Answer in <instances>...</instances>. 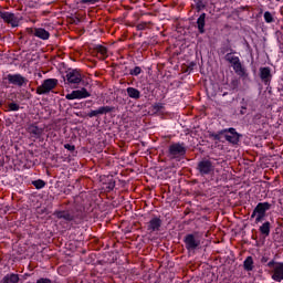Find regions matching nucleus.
Returning <instances> with one entry per match:
<instances>
[{
	"label": "nucleus",
	"instance_id": "23",
	"mask_svg": "<svg viewBox=\"0 0 283 283\" xmlns=\"http://www.w3.org/2000/svg\"><path fill=\"white\" fill-rule=\"evenodd\" d=\"M126 92L129 98H135V101H138V98H140V91H138L137 88L128 87Z\"/></svg>",
	"mask_w": 283,
	"mask_h": 283
},
{
	"label": "nucleus",
	"instance_id": "40",
	"mask_svg": "<svg viewBox=\"0 0 283 283\" xmlns=\"http://www.w3.org/2000/svg\"><path fill=\"white\" fill-rule=\"evenodd\" d=\"M2 106H3V101L0 99V107H2Z\"/></svg>",
	"mask_w": 283,
	"mask_h": 283
},
{
	"label": "nucleus",
	"instance_id": "21",
	"mask_svg": "<svg viewBox=\"0 0 283 283\" xmlns=\"http://www.w3.org/2000/svg\"><path fill=\"white\" fill-rule=\"evenodd\" d=\"M259 231L261 235H264L265 238H269L271 235V222L265 221L260 228Z\"/></svg>",
	"mask_w": 283,
	"mask_h": 283
},
{
	"label": "nucleus",
	"instance_id": "9",
	"mask_svg": "<svg viewBox=\"0 0 283 283\" xmlns=\"http://www.w3.org/2000/svg\"><path fill=\"white\" fill-rule=\"evenodd\" d=\"M65 81L69 85H78L83 81V75L78 70H69L66 72Z\"/></svg>",
	"mask_w": 283,
	"mask_h": 283
},
{
	"label": "nucleus",
	"instance_id": "11",
	"mask_svg": "<svg viewBox=\"0 0 283 283\" xmlns=\"http://www.w3.org/2000/svg\"><path fill=\"white\" fill-rule=\"evenodd\" d=\"M9 81V83L11 85H18V87H23V85H25V83H28V78H25L23 75L21 74H9L7 75V77L3 78V81Z\"/></svg>",
	"mask_w": 283,
	"mask_h": 283
},
{
	"label": "nucleus",
	"instance_id": "19",
	"mask_svg": "<svg viewBox=\"0 0 283 283\" xmlns=\"http://www.w3.org/2000/svg\"><path fill=\"white\" fill-rule=\"evenodd\" d=\"M33 35L38 36V39H42V41H48V39H50V32L43 28H35Z\"/></svg>",
	"mask_w": 283,
	"mask_h": 283
},
{
	"label": "nucleus",
	"instance_id": "24",
	"mask_svg": "<svg viewBox=\"0 0 283 283\" xmlns=\"http://www.w3.org/2000/svg\"><path fill=\"white\" fill-rule=\"evenodd\" d=\"M224 134H227V130L222 129L219 130L218 133H209V138H213L214 140H218L219 143L222 142V136H224Z\"/></svg>",
	"mask_w": 283,
	"mask_h": 283
},
{
	"label": "nucleus",
	"instance_id": "5",
	"mask_svg": "<svg viewBox=\"0 0 283 283\" xmlns=\"http://www.w3.org/2000/svg\"><path fill=\"white\" fill-rule=\"evenodd\" d=\"M184 242L187 251H196L200 249V239H198V232L186 234Z\"/></svg>",
	"mask_w": 283,
	"mask_h": 283
},
{
	"label": "nucleus",
	"instance_id": "10",
	"mask_svg": "<svg viewBox=\"0 0 283 283\" xmlns=\"http://www.w3.org/2000/svg\"><path fill=\"white\" fill-rule=\"evenodd\" d=\"M224 138L230 145H238L240 143V134L235 130V128H226L224 129Z\"/></svg>",
	"mask_w": 283,
	"mask_h": 283
},
{
	"label": "nucleus",
	"instance_id": "37",
	"mask_svg": "<svg viewBox=\"0 0 283 283\" xmlns=\"http://www.w3.org/2000/svg\"><path fill=\"white\" fill-rule=\"evenodd\" d=\"M221 52H222V54H224L226 52H233V49H231V48H223V49H221Z\"/></svg>",
	"mask_w": 283,
	"mask_h": 283
},
{
	"label": "nucleus",
	"instance_id": "28",
	"mask_svg": "<svg viewBox=\"0 0 283 283\" xmlns=\"http://www.w3.org/2000/svg\"><path fill=\"white\" fill-rule=\"evenodd\" d=\"M142 73H143V69H140V66H135L129 71L130 76H138Z\"/></svg>",
	"mask_w": 283,
	"mask_h": 283
},
{
	"label": "nucleus",
	"instance_id": "30",
	"mask_svg": "<svg viewBox=\"0 0 283 283\" xmlns=\"http://www.w3.org/2000/svg\"><path fill=\"white\" fill-rule=\"evenodd\" d=\"M206 8H207V6L205 4V2L202 0H197L196 1L197 12H200V10H205Z\"/></svg>",
	"mask_w": 283,
	"mask_h": 283
},
{
	"label": "nucleus",
	"instance_id": "12",
	"mask_svg": "<svg viewBox=\"0 0 283 283\" xmlns=\"http://www.w3.org/2000/svg\"><path fill=\"white\" fill-rule=\"evenodd\" d=\"M90 96H92V94L87 92V88L83 87L82 90L72 91V93L66 94L65 98L66 101H74L76 98H90Z\"/></svg>",
	"mask_w": 283,
	"mask_h": 283
},
{
	"label": "nucleus",
	"instance_id": "33",
	"mask_svg": "<svg viewBox=\"0 0 283 283\" xmlns=\"http://www.w3.org/2000/svg\"><path fill=\"white\" fill-rule=\"evenodd\" d=\"M148 24L149 23H147V22H142V23L137 24L136 29L137 30H146Z\"/></svg>",
	"mask_w": 283,
	"mask_h": 283
},
{
	"label": "nucleus",
	"instance_id": "3",
	"mask_svg": "<svg viewBox=\"0 0 283 283\" xmlns=\"http://www.w3.org/2000/svg\"><path fill=\"white\" fill-rule=\"evenodd\" d=\"M59 86V80L56 78H46L42 82L40 86L36 87L35 92L39 96L48 95L53 90H56Z\"/></svg>",
	"mask_w": 283,
	"mask_h": 283
},
{
	"label": "nucleus",
	"instance_id": "39",
	"mask_svg": "<svg viewBox=\"0 0 283 283\" xmlns=\"http://www.w3.org/2000/svg\"><path fill=\"white\" fill-rule=\"evenodd\" d=\"M29 34H34V29H28Z\"/></svg>",
	"mask_w": 283,
	"mask_h": 283
},
{
	"label": "nucleus",
	"instance_id": "4",
	"mask_svg": "<svg viewBox=\"0 0 283 283\" xmlns=\"http://www.w3.org/2000/svg\"><path fill=\"white\" fill-rule=\"evenodd\" d=\"M199 176H211L216 172V166L211 159L203 158L201 159L196 167Z\"/></svg>",
	"mask_w": 283,
	"mask_h": 283
},
{
	"label": "nucleus",
	"instance_id": "6",
	"mask_svg": "<svg viewBox=\"0 0 283 283\" xmlns=\"http://www.w3.org/2000/svg\"><path fill=\"white\" fill-rule=\"evenodd\" d=\"M168 154L170 158H180V156H185L187 154V147H185V144L175 143L169 146Z\"/></svg>",
	"mask_w": 283,
	"mask_h": 283
},
{
	"label": "nucleus",
	"instance_id": "26",
	"mask_svg": "<svg viewBox=\"0 0 283 283\" xmlns=\"http://www.w3.org/2000/svg\"><path fill=\"white\" fill-rule=\"evenodd\" d=\"M231 90L235 91L240 87V80L238 77H234L230 82Z\"/></svg>",
	"mask_w": 283,
	"mask_h": 283
},
{
	"label": "nucleus",
	"instance_id": "34",
	"mask_svg": "<svg viewBox=\"0 0 283 283\" xmlns=\"http://www.w3.org/2000/svg\"><path fill=\"white\" fill-rule=\"evenodd\" d=\"M64 149H67L69 151H74L76 149L75 145L65 144Z\"/></svg>",
	"mask_w": 283,
	"mask_h": 283
},
{
	"label": "nucleus",
	"instance_id": "35",
	"mask_svg": "<svg viewBox=\"0 0 283 283\" xmlns=\"http://www.w3.org/2000/svg\"><path fill=\"white\" fill-rule=\"evenodd\" d=\"M98 1L101 0H81V3H91L92 6H94V3H98Z\"/></svg>",
	"mask_w": 283,
	"mask_h": 283
},
{
	"label": "nucleus",
	"instance_id": "41",
	"mask_svg": "<svg viewBox=\"0 0 283 283\" xmlns=\"http://www.w3.org/2000/svg\"><path fill=\"white\" fill-rule=\"evenodd\" d=\"M228 93H223V96H227Z\"/></svg>",
	"mask_w": 283,
	"mask_h": 283
},
{
	"label": "nucleus",
	"instance_id": "38",
	"mask_svg": "<svg viewBox=\"0 0 283 283\" xmlns=\"http://www.w3.org/2000/svg\"><path fill=\"white\" fill-rule=\"evenodd\" d=\"M261 262H262V264H266V262H269V258L263 256V258L261 259Z\"/></svg>",
	"mask_w": 283,
	"mask_h": 283
},
{
	"label": "nucleus",
	"instance_id": "27",
	"mask_svg": "<svg viewBox=\"0 0 283 283\" xmlns=\"http://www.w3.org/2000/svg\"><path fill=\"white\" fill-rule=\"evenodd\" d=\"M33 187H35V189H43V187H45V181L42 179H38L32 181Z\"/></svg>",
	"mask_w": 283,
	"mask_h": 283
},
{
	"label": "nucleus",
	"instance_id": "14",
	"mask_svg": "<svg viewBox=\"0 0 283 283\" xmlns=\"http://www.w3.org/2000/svg\"><path fill=\"white\" fill-rule=\"evenodd\" d=\"M112 112H116V107L114 106H102L98 109L91 111L87 113L88 118H94L96 116H103V114H112Z\"/></svg>",
	"mask_w": 283,
	"mask_h": 283
},
{
	"label": "nucleus",
	"instance_id": "13",
	"mask_svg": "<svg viewBox=\"0 0 283 283\" xmlns=\"http://www.w3.org/2000/svg\"><path fill=\"white\" fill-rule=\"evenodd\" d=\"M259 76L264 85H271V80L273 78V74H271V67L261 66L259 69Z\"/></svg>",
	"mask_w": 283,
	"mask_h": 283
},
{
	"label": "nucleus",
	"instance_id": "16",
	"mask_svg": "<svg viewBox=\"0 0 283 283\" xmlns=\"http://www.w3.org/2000/svg\"><path fill=\"white\" fill-rule=\"evenodd\" d=\"M160 227H163V220L158 217H154L147 222V231H150V233L160 231Z\"/></svg>",
	"mask_w": 283,
	"mask_h": 283
},
{
	"label": "nucleus",
	"instance_id": "31",
	"mask_svg": "<svg viewBox=\"0 0 283 283\" xmlns=\"http://www.w3.org/2000/svg\"><path fill=\"white\" fill-rule=\"evenodd\" d=\"M262 118H264V117L262 116V114L258 113V114H255L254 117H253V123H254L255 125H260V123H262Z\"/></svg>",
	"mask_w": 283,
	"mask_h": 283
},
{
	"label": "nucleus",
	"instance_id": "25",
	"mask_svg": "<svg viewBox=\"0 0 283 283\" xmlns=\"http://www.w3.org/2000/svg\"><path fill=\"white\" fill-rule=\"evenodd\" d=\"M244 271H252L253 270V256H248L243 262Z\"/></svg>",
	"mask_w": 283,
	"mask_h": 283
},
{
	"label": "nucleus",
	"instance_id": "2",
	"mask_svg": "<svg viewBox=\"0 0 283 283\" xmlns=\"http://www.w3.org/2000/svg\"><path fill=\"white\" fill-rule=\"evenodd\" d=\"M271 210V203L269 202H259L254 208L251 218H255V224L263 222L266 218V212Z\"/></svg>",
	"mask_w": 283,
	"mask_h": 283
},
{
	"label": "nucleus",
	"instance_id": "36",
	"mask_svg": "<svg viewBox=\"0 0 283 283\" xmlns=\"http://www.w3.org/2000/svg\"><path fill=\"white\" fill-rule=\"evenodd\" d=\"M116 187V181H111L109 184H108V189L111 190V191H113V189Z\"/></svg>",
	"mask_w": 283,
	"mask_h": 283
},
{
	"label": "nucleus",
	"instance_id": "18",
	"mask_svg": "<svg viewBox=\"0 0 283 283\" xmlns=\"http://www.w3.org/2000/svg\"><path fill=\"white\" fill-rule=\"evenodd\" d=\"M207 13H201L200 17L197 19V28L199 34H205L207 30H205V25H207Z\"/></svg>",
	"mask_w": 283,
	"mask_h": 283
},
{
	"label": "nucleus",
	"instance_id": "1",
	"mask_svg": "<svg viewBox=\"0 0 283 283\" xmlns=\"http://www.w3.org/2000/svg\"><path fill=\"white\" fill-rule=\"evenodd\" d=\"M224 61L230 63L238 76H241V78H247L249 76V73H247V69L242 66V62H240V57L233 55L232 52L226 54Z\"/></svg>",
	"mask_w": 283,
	"mask_h": 283
},
{
	"label": "nucleus",
	"instance_id": "8",
	"mask_svg": "<svg viewBox=\"0 0 283 283\" xmlns=\"http://www.w3.org/2000/svg\"><path fill=\"white\" fill-rule=\"evenodd\" d=\"M0 19L8 23V25H11V28H19L20 19L12 12L0 11Z\"/></svg>",
	"mask_w": 283,
	"mask_h": 283
},
{
	"label": "nucleus",
	"instance_id": "29",
	"mask_svg": "<svg viewBox=\"0 0 283 283\" xmlns=\"http://www.w3.org/2000/svg\"><path fill=\"white\" fill-rule=\"evenodd\" d=\"M265 23H273L275 19L273 18V14L269 11L264 13Z\"/></svg>",
	"mask_w": 283,
	"mask_h": 283
},
{
	"label": "nucleus",
	"instance_id": "32",
	"mask_svg": "<svg viewBox=\"0 0 283 283\" xmlns=\"http://www.w3.org/2000/svg\"><path fill=\"white\" fill-rule=\"evenodd\" d=\"M9 109H10V112H19L20 106L17 103H10L9 104Z\"/></svg>",
	"mask_w": 283,
	"mask_h": 283
},
{
	"label": "nucleus",
	"instance_id": "7",
	"mask_svg": "<svg viewBox=\"0 0 283 283\" xmlns=\"http://www.w3.org/2000/svg\"><path fill=\"white\" fill-rule=\"evenodd\" d=\"M269 269H273L272 280L281 282L283 280V263L274 262L273 260L268 263Z\"/></svg>",
	"mask_w": 283,
	"mask_h": 283
},
{
	"label": "nucleus",
	"instance_id": "15",
	"mask_svg": "<svg viewBox=\"0 0 283 283\" xmlns=\"http://www.w3.org/2000/svg\"><path fill=\"white\" fill-rule=\"evenodd\" d=\"M53 216H56L59 220H65L72 222L74 220V211L72 210H56Z\"/></svg>",
	"mask_w": 283,
	"mask_h": 283
},
{
	"label": "nucleus",
	"instance_id": "20",
	"mask_svg": "<svg viewBox=\"0 0 283 283\" xmlns=\"http://www.w3.org/2000/svg\"><path fill=\"white\" fill-rule=\"evenodd\" d=\"M21 277H19V274L9 273L2 277L0 283H19Z\"/></svg>",
	"mask_w": 283,
	"mask_h": 283
},
{
	"label": "nucleus",
	"instance_id": "17",
	"mask_svg": "<svg viewBox=\"0 0 283 283\" xmlns=\"http://www.w3.org/2000/svg\"><path fill=\"white\" fill-rule=\"evenodd\" d=\"M93 54L98 56L101 61H105L107 59V49L104 45H97L94 48Z\"/></svg>",
	"mask_w": 283,
	"mask_h": 283
},
{
	"label": "nucleus",
	"instance_id": "22",
	"mask_svg": "<svg viewBox=\"0 0 283 283\" xmlns=\"http://www.w3.org/2000/svg\"><path fill=\"white\" fill-rule=\"evenodd\" d=\"M28 132L29 134H32L33 136L39 138V136H42L43 134V128H39V126L32 124L28 127Z\"/></svg>",
	"mask_w": 283,
	"mask_h": 283
}]
</instances>
